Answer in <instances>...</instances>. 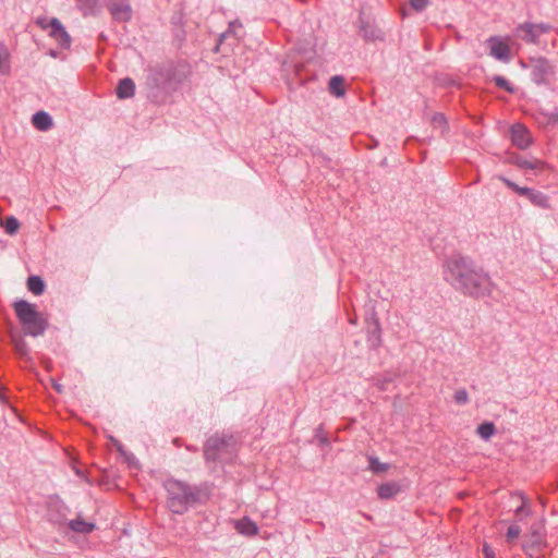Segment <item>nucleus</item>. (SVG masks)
Instances as JSON below:
<instances>
[{"mask_svg": "<svg viewBox=\"0 0 558 558\" xmlns=\"http://www.w3.org/2000/svg\"><path fill=\"white\" fill-rule=\"evenodd\" d=\"M446 268V279L462 293L478 298L490 292L489 276L470 258L452 256L447 260Z\"/></svg>", "mask_w": 558, "mask_h": 558, "instance_id": "nucleus-1", "label": "nucleus"}, {"mask_svg": "<svg viewBox=\"0 0 558 558\" xmlns=\"http://www.w3.org/2000/svg\"><path fill=\"white\" fill-rule=\"evenodd\" d=\"M167 507L174 514L185 513L190 507L208 500L210 490L207 485H189L179 480H167Z\"/></svg>", "mask_w": 558, "mask_h": 558, "instance_id": "nucleus-2", "label": "nucleus"}, {"mask_svg": "<svg viewBox=\"0 0 558 558\" xmlns=\"http://www.w3.org/2000/svg\"><path fill=\"white\" fill-rule=\"evenodd\" d=\"M192 74L191 65L186 62H178L170 65H156L149 69L147 82L153 87L166 92L175 90Z\"/></svg>", "mask_w": 558, "mask_h": 558, "instance_id": "nucleus-3", "label": "nucleus"}, {"mask_svg": "<svg viewBox=\"0 0 558 558\" xmlns=\"http://www.w3.org/2000/svg\"><path fill=\"white\" fill-rule=\"evenodd\" d=\"M13 307L25 335L38 337L45 333L48 322L47 318L36 310L35 304L19 300L14 302Z\"/></svg>", "mask_w": 558, "mask_h": 558, "instance_id": "nucleus-4", "label": "nucleus"}, {"mask_svg": "<svg viewBox=\"0 0 558 558\" xmlns=\"http://www.w3.org/2000/svg\"><path fill=\"white\" fill-rule=\"evenodd\" d=\"M235 441L231 436H213L208 438L204 447L206 461H228L235 450Z\"/></svg>", "mask_w": 558, "mask_h": 558, "instance_id": "nucleus-5", "label": "nucleus"}, {"mask_svg": "<svg viewBox=\"0 0 558 558\" xmlns=\"http://www.w3.org/2000/svg\"><path fill=\"white\" fill-rule=\"evenodd\" d=\"M37 24H39L44 29L49 28V35L56 39L60 47L69 48L71 46V37L58 19L52 17L50 21L39 19Z\"/></svg>", "mask_w": 558, "mask_h": 558, "instance_id": "nucleus-6", "label": "nucleus"}, {"mask_svg": "<svg viewBox=\"0 0 558 558\" xmlns=\"http://www.w3.org/2000/svg\"><path fill=\"white\" fill-rule=\"evenodd\" d=\"M544 546V533L541 524H534L526 535L523 549L532 558L538 557Z\"/></svg>", "mask_w": 558, "mask_h": 558, "instance_id": "nucleus-7", "label": "nucleus"}, {"mask_svg": "<svg viewBox=\"0 0 558 558\" xmlns=\"http://www.w3.org/2000/svg\"><path fill=\"white\" fill-rule=\"evenodd\" d=\"M531 78L536 84H544L554 73L549 61L544 57L533 58L530 60Z\"/></svg>", "mask_w": 558, "mask_h": 558, "instance_id": "nucleus-8", "label": "nucleus"}, {"mask_svg": "<svg viewBox=\"0 0 558 558\" xmlns=\"http://www.w3.org/2000/svg\"><path fill=\"white\" fill-rule=\"evenodd\" d=\"M107 9L112 19L117 22H129L133 15L129 0H109Z\"/></svg>", "mask_w": 558, "mask_h": 558, "instance_id": "nucleus-9", "label": "nucleus"}, {"mask_svg": "<svg viewBox=\"0 0 558 558\" xmlns=\"http://www.w3.org/2000/svg\"><path fill=\"white\" fill-rule=\"evenodd\" d=\"M487 45L489 47V54L495 59L508 63L511 59V50L507 43H505L498 36H492L487 39Z\"/></svg>", "mask_w": 558, "mask_h": 558, "instance_id": "nucleus-10", "label": "nucleus"}, {"mask_svg": "<svg viewBox=\"0 0 558 558\" xmlns=\"http://www.w3.org/2000/svg\"><path fill=\"white\" fill-rule=\"evenodd\" d=\"M510 136L512 144L519 149H526L532 144L531 133L520 123L511 125Z\"/></svg>", "mask_w": 558, "mask_h": 558, "instance_id": "nucleus-11", "label": "nucleus"}, {"mask_svg": "<svg viewBox=\"0 0 558 558\" xmlns=\"http://www.w3.org/2000/svg\"><path fill=\"white\" fill-rule=\"evenodd\" d=\"M506 162L510 165H514L520 169H526V170H543L545 169L546 165L544 161H541L538 159H525L524 157L518 155V154H509Z\"/></svg>", "mask_w": 558, "mask_h": 558, "instance_id": "nucleus-12", "label": "nucleus"}, {"mask_svg": "<svg viewBox=\"0 0 558 558\" xmlns=\"http://www.w3.org/2000/svg\"><path fill=\"white\" fill-rule=\"evenodd\" d=\"M517 31L519 35L521 36L522 40L526 44H538L539 35L536 31V24L525 22L523 24H520L517 27Z\"/></svg>", "mask_w": 558, "mask_h": 558, "instance_id": "nucleus-13", "label": "nucleus"}, {"mask_svg": "<svg viewBox=\"0 0 558 558\" xmlns=\"http://www.w3.org/2000/svg\"><path fill=\"white\" fill-rule=\"evenodd\" d=\"M135 93V83L130 77H124L119 81L117 87H116V94L119 99H129L131 98Z\"/></svg>", "mask_w": 558, "mask_h": 558, "instance_id": "nucleus-14", "label": "nucleus"}, {"mask_svg": "<svg viewBox=\"0 0 558 558\" xmlns=\"http://www.w3.org/2000/svg\"><path fill=\"white\" fill-rule=\"evenodd\" d=\"M33 126L41 132L50 130L53 125L52 118L46 111H38L32 117Z\"/></svg>", "mask_w": 558, "mask_h": 558, "instance_id": "nucleus-15", "label": "nucleus"}, {"mask_svg": "<svg viewBox=\"0 0 558 558\" xmlns=\"http://www.w3.org/2000/svg\"><path fill=\"white\" fill-rule=\"evenodd\" d=\"M77 8L84 16L96 15L100 11L101 0H75Z\"/></svg>", "mask_w": 558, "mask_h": 558, "instance_id": "nucleus-16", "label": "nucleus"}, {"mask_svg": "<svg viewBox=\"0 0 558 558\" xmlns=\"http://www.w3.org/2000/svg\"><path fill=\"white\" fill-rule=\"evenodd\" d=\"M235 530L246 536H254L258 533L256 523L246 517L235 522Z\"/></svg>", "mask_w": 558, "mask_h": 558, "instance_id": "nucleus-17", "label": "nucleus"}, {"mask_svg": "<svg viewBox=\"0 0 558 558\" xmlns=\"http://www.w3.org/2000/svg\"><path fill=\"white\" fill-rule=\"evenodd\" d=\"M345 81L340 75H335L329 80L328 88L330 94L335 95L336 97H341L345 93Z\"/></svg>", "mask_w": 558, "mask_h": 558, "instance_id": "nucleus-18", "label": "nucleus"}, {"mask_svg": "<svg viewBox=\"0 0 558 558\" xmlns=\"http://www.w3.org/2000/svg\"><path fill=\"white\" fill-rule=\"evenodd\" d=\"M11 72V56L7 46L0 43V74L8 75Z\"/></svg>", "mask_w": 558, "mask_h": 558, "instance_id": "nucleus-19", "label": "nucleus"}, {"mask_svg": "<svg viewBox=\"0 0 558 558\" xmlns=\"http://www.w3.org/2000/svg\"><path fill=\"white\" fill-rule=\"evenodd\" d=\"M399 493V485L390 482L378 486L377 494L380 499H390Z\"/></svg>", "mask_w": 558, "mask_h": 558, "instance_id": "nucleus-20", "label": "nucleus"}, {"mask_svg": "<svg viewBox=\"0 0 558 558\" xmlns=\"http://www.w3.org/2000/svg\"><path fill=\"white\" fill-rule=\"evenodd\" d=\"M69 527L74 532L87 534L94 531L95 524L77 518L69 522Z\"/></svg>", "mask_w": 558, "mask_h": 558, "instance_id": "nucleus-21", "label": "nucleus"}, {"mask_svg": "<svg viewBox=\"0 0 558 558\" xmlns=\"http://www.w3.org/2000/svg\"><path fill=\"white\" fill-rule=\"evenodd\" d=\"M27 288L33 294L40 295L45 291V282L39 276H31L27 279Z\"/></svg>", "mask_w": 558, "mask_h": 558, "instance_id": "nucleus-22", "label": "nucleus"}, {"mask_svg": "<svg viewBox=\"0 0 558 558\" xmlns=\"http://www.w3.org/2000/svg\"><path fill=\"white\" fill-rule=\"evenodd\" d=\"M238 28H242V23L239 20L231 21L229 23L228 29L219 36L215 51H219V47L226 38L230 37L231 35L235 36Z\"/></svg>", "mask_w": 558, "mask_h": 558, "instance_id": "nucleus-23", "label": "nucleus"}, {"mask_svg": "<svg viewBox=\"0 0 558 558\" xmlns=\"http://www.w3.org/2000/svg\"><path fill=\"white\" fill-rule=\"evenodd\" d=\"M11 340L14 347L15 353L20 357H27L28 355V345L25 340L21 336L12 335Z\"/></svg>", "mask_w": 558, "mask_h": 558, "instance_id": "nucleus-24", "label": "nucleus"}, {"mask_svg": "<svg viewBox=\"0 0 558 558\" xmlns=\"http://www.w3.org/2000/svg\"><path fill=\"white\" fill-rule=\"evenodd\" d=\"M368 469L375 474H380L389 470V464L380 462L377 457L371 456L368 457Z\"/></svg>", "mask_w": 558, "mask_h": 558, "instance_id": "nucleus-25", "label": "nucleus"}, {"mask_svg": "<svg viewBox=\"0 0 558 558\" xmlns=\"http://www.w3.org/2000/svg\"><path fill=\"white\" fill-rule=\"evenodd\" d=\"M496 433V426L493 422H484L477 427V434L484 440H488Z\"/></svg>", "mask_w": 558, "mask_h": 558, "instance_id": "nucleus-26", "label": "nucleus"}, {"mask_svg": "<svg viewBox=\"0 0 558 558\" xmlns=\"http://www.w3.org/2000/svg\"><path fill=\"white\" fill-rule=\"evenodd\" d=\"M529 199L535 206H538L542 208L549 207L548 197L545 194H543L542 192L532 190V192L529 196Z\"/></svg>", "mask_w": 558, "mask_h": 558, "instance_id": "nucleus-27", "label": "nucleus"}, {"mask_svg": "<svg viewBox=\"0 0 558 558\" xmlns=\"http://www.w3.org/2000/svg\"><path fill=\"white\" fill-rule=\"evenodd\" d=\"M360 32L367 40H376L379 38V31L372 26L369 23L362 22Z\"/></svg>", "mask_w": 558, "mask_h": 558, "instance_id": "nucleus-28", "label": "nucleus"}, {"mask_svg": "<svg viewBox=\"0 0 558 558\" xmlns=\"http://www.w3.org/2000/svg\"><path fill=\"white\" fill-rule=\"evenodd\" d=\"M499 180L501 182H504L509 189H511L512 191H514L515 193H518L521 196L529 197L531 192H532V190H533V189H530V187L519 186L518 184H515L514 182H512L511 180H509L508 178L502 177V175L499 177Z\"/></svg>", "mask_w": 558, "mask_h": 558, "instance_id": "nucleus-29", "label": "nucleus"}, {"mask_svg": "<svg viewBox=\"0 0 558 558\" xmlns=\"http://www.w3.org/2000/svg\"><path fill=\"white\" fill-rule=\"evenodd\" d=\"M368 341L372 342L373 347H377L380 343V325L377 319L374 320L373 327L368 329Z\"/></svg>", "mask_w": 558, "mask_h": 558, "instance_id": "nucleus-30", "label": "nucleus"}, {"mask_svg": "<svg viewBox=\"0 0 558 558\" xmlns=\"http://www.w3.org/2000/svg\"><path fill=\"white\" fill-rule=\"evenodd\" d=\"M3 227L8 234H14L20 228V222L15 217L10 216L5 218Z\"/></svg>", "mask_w": 558, "mask_h": 558, "instance_id": "nucleus-31", "label": "nucleus"}, {"mask_svg": "<svg viewBox=\"0 0 558 558\" xmlns=\"http://www.w3.org/2000/svg\"><path fill=\"white\" fill-rule=\"evenodd\" d=\"M521 534V527L518 524H511L506 533L508 543L514 542Z\"/></svg>", "mask_w": 558, "mask_h": 558, "instance_id": "nucleus-32", "label": "nucleus"}, {"mask_svg": "<svg viewBox=\"0 0 558 558\" xmlns=\"http://www.w3.org/2000/svg\"><path fill=\"white\" fill-rule=\"evenodd\" d=\"M453 399L458 404H466L469 402V393L465 389H459L454 392Z\"/></svg>", "mask_w": 558, "mask_h": 558, "instance_id": "nucleus-33", "label": "nucleus"}, {"mask_svg": "<svg viewBox=\"0 0 558 558\" xmlns=\"http://www.w3.org/2000/svg\"><path fill=\"white\" fill-rule=\"evenodd\" d=\"M494 82L496 84V86L502 88V89H506L508 92H513V88L511 87V84L510 82L504 77V76H496L494 78Z\"/></svg>", "mask_w": 558, "mask_h": 558, "instance_id": "nucleus-34", "label": "nucleus"}, {"mask_svg": "<svg viewBox=\"0 0 558 558\" xmlns=\"http://www.w3.org/2000/svg\"><path fill=\"white\" fill-rule=\"evenodd\" d=\"M429 3V0H410L411 7L417 12L425 10Z\"/></svg>", "mask_w": 558, "mask_h": 558, "instance_id": "nucleus-35", "label": "nucleus"}, {"mask_svg": "<svg viewBox=\"0 0 558 558\" xmlns=\"http://www.w3.org/2000/svg\"><path fill=\"white\" fill-rule=\"evenodd\" d=\"M432 123L435 126H445L447 124V120L442 113L434 114L432 118Z\"/></svg>", "mask_w": 558, "mask_h": 558, "instance_id": "nucleus-36", "label": "nucleus"}, {"mask_svg": "<svg viewBox=\"0 0 558 558\" xmlns=\"http://www.w3.org/2000/svg\"><path fill=\"white\" fill-rule=\"evenodd\" d=\"M483 554L485 558H496L495 550L487 543L483 545Z\"/></svg>", "mask_w": 558, "mask_h": 558, "instance_id": "nucleus-37", "label": "nucleus"}, {"mask_svg": "<svg viewBox=\"0 0 558 558\" xmlns=\"http://www.w3.org/2000/svg\"><path fill=\"white\" fill-rule=\"evenodd\" d=\"M551 29V26L549 24H545V23H538L536 24V31L538 33V35L541 36L542 34H546L548 33L549 31Z\"/></svg>", "mask_w": 558, "mask_h": 558, "instance_id": "nucleus-38", "label": "nucleus"}, {"mask_svg": "<svg viewBox=\"0 0 558 558\" xmlns=\"http://www.w3.org/2000/svg\"><path fill=\"white\" fill-rule=\"evenodd\" d=\"M52 386H53V388H54V390H56L57 392H59V393H62V392H63V387H62V385H60L59 383L53 381V383H52Z\"/></svg>", "mask_w": 558, "mask_h": 558, "instance_id": "nucleus-39", "label": "nucleus"}, {"mask_svg": "<svg viewBox=\"0 0 558 558\" xmlns=\"http://www.w3.org/2000/svg\"><path fill=\"white\" fill-rule=\"evenodd\" d=\"M525 511V506L522 505L520 506L517 510H515V514L517 515H520L521 513H523Z\"/></svg>", "mask_w": 558, "mask_h": 558, "instance_id": "nucleus-40", "label": "nucleus"}, {"mask_svg": "<svg viewBox=\"0 0 558 558\" xmlns=\"http://www.w3.org/2000/svg\"><path fill=\"white\" fill-rule=\"evenodd\" d=\"M548 122H557L558 123V113L549 117Z\"/></svg>", "mask_w": 558, "mask_h": 558, "instance_id": "nucleus-41", "label": "nucleus"}, {"mask_svg": "<svg viewBox=\"0 0 558 558\" xmlns=\"http://www.w3.org/2000/svg\"><path fill=\"white\" fill-rule=\"evenodd\" d=\"M50 520H51V521H54V522H57V523H59V524H62V522H63L62 520L53 519L51 515H50Z\"/></svg>", "mask_w": 558, "mask_h": 558, "instance_id": "nucleus-42", "label": "nucleus"}, {"mask_svg": "<svg viewBox=\"0 0 558 558\" xmlns=\"http://www.w3.org/2000/svg\"><path fill=\"white\" fill-rule=\"evenodd\" d=\"M172 20H173V21H172V24H177L179 21H181V17H178V19H175V20H174V17H173Z\"/></svg>", "mask_w": 558, "mask_h": 558, "instance_id": "nucleus-43", "label": "nucleus"}, {"mask_svg": "<svg viewBox=\"0 0 558 558\" xmlns=\"http://www.w3.org/2000/svg\"><path fill=\"white\" fill-rule=\"evenodd\" d=\"M172 20H173V21H172V24H177L179 21H181V17H178V19H175V20H174V17H173Z\"/></svg>", "mask_w": 558, "mask_h": 558, "instance_id": "nucleus-44", "label": "nucleus"}, {"mask_svg": "<svg viewBox=\"0 0 558 558\" xmlns=\"http://www.w3.org/2000/svg\"><path fill=\"white\" fill-rule=\"evenodd\" d=\"M172 20H173V21H172V24H177L179 21H181V17H178V19H175V20H174V17H173Z\"/></svg>", "mask_w": 558, "mask_h": 558, "instance_id": "nucleus-45", "label": "nucleus"}]
</instances>
